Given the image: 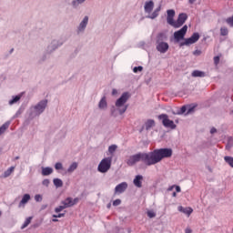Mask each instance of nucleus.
I'll return each instance as SVG.
<instances>
[{
    "label": "nucleus",
    "instance_id": "38",
    "mask_svg": "<svg viewBox=\"0 0 233 233\" xmlns=\"http://www.w3.org/2000/svg\"><path fill=\"white\" fill-rule=\"evenodd\" d=\"M133 72H134V74H137V72H143V66H135L133 68Z\"/></svg>",
    "mask_w": 233,
    "mask_h": 233
},
{
    "label": "nucleus",
    "instance_id": "29",
    "mask_svg": "<svg viewBox=\"0 0 233 233\" xmlns=\"http://www.w3.org/2000/svg\"><path fill=\"white\" fill-rule=\"evenodd\" d=\"M53 183L56 188L63 187V180H61V178H54Z\"/></svg>",
    "mask_w": 233,
    "mask_h": 233
},
{
    "label": "nucleus",
    "instance_id": "51",
    "mask_svg": "<svg viewBox=\"0 0 233 233\" xmlns=\"http://www.w3.org/2000/svg\"><path fill=\"white\" fill-rule=\"evenodd\" d=\"M111 115L116 117V110L113 109V110L111 111Z\"/></svg>",
    "mask_w": 233,
    "mask_h": 233
},
{
    "label": "nucleus",
    "instance_id": "30",
    "mask_svg": "<svg viewBox=\"0 0 233 233\" xmlns=\"http://www.w3.org/2000/svg\"><path fill=\"white\" fill-rule=\"evenodd\" d=\"M76 169H77V162H73L67 168V172L68 174H72V172H74Z\"/></svg>",
    "mask_w": 233,
    "mask_h": 233
},
{
    "label": "nucleus",
    "instance_id": "49",
    "mask_svg": "<svg viewBox=\"0 0 233 233\" xmlns=\"http://www.w3.org/2000/svg\"><path fill=\"white\" fill-rule=\"evenodd\" d=\"M176 192H181V187L179 186H176Z\"/></svg>",
    "mask_w": 233,
    "mask_h": 233
},
{
    "label": "nucleus",
    "instance_id": "13",
    "mask_svg": "<svg viewBox=\"0 0 233 233\" xmlns=\"http://www.w3.org/2000/svg\"><path fill=\"white\" fill-rule=\"evenodd\" d=\"M174 17H176V11L174 9H168L167 11V23L170 25V26H174Z\"/></svg>",
    "mask_w": 233,
    "mask_h": 233
},
{
    "label": "nucleus",
    "instance_id": "8",
    "mask_svg": "<svg viewBox=\"0 0 233 233\" xmlns=\"http://www.w3.org/2000/svg\"><path fill=\"white\" fill-rule=\"evenodd\" d=\"M158 119L160 121H162V125H163V127H165V128H170L171 130H176L177 126H176L174 124L173 120H170L168 118V115L161 114V115L158 116Z\"/></svg>",
    "mask_w": 233,
    "mask_h": 233
},
{
    "label": "nucleus",
    "instance_id": "48",
    "mask_svg": "<svg viewBox=\"0 0 233 233\" xmlns=\"http://www.w3.org/2000/svg\"><path fill=\"white\" fill-rule=\"evenodd\" d=\"M117 94V89H113L112 90V96H116Z\"/></svg>",
    "mask_w": 233,
    "mask_h": 233
},
{
    "label": "nucleus",
    "instance_id": "43",
    "mask_svg": "<svg viewBox=\"0 0 233 233\" xmlns=\"http://www.w3.org/2000/svg\"><path fill=\"white\" fill-rule=\"evenodd\" d=\"M42 185H44V187H48V185H50V180L48 178L44 179Z\"/></svg>",
    "mask_w": 233,
    "mask_h": 233
},
{
    "label": "nucleus",
    "instance_id": "15",
    "mask_svg": "<svg viewBox=\"0 0 233 233\" xmlns=\"http://www.w3.org/2000/svg\"><path fill=\"white\" fill-rule=\"evenodd\" d=\"M127 188H128V184L127 182H122L116 185V187H115V192L116 194H123V192H125Z\"/></svg>",
    "mask_w": 233,
    "mask_h": 233
},
{
    "label": "nucleus",
    "instance_id": "10",
    "mask_svg": "<svg viewBox=\"0 0 233 233\" xmlns=\"http://www.w3.org/2000/svg\"><path fill=\"white\" fill-rule=\"evenodd\" d=\"M78 202H79L78 198H72L68 197L65 200H63L61 204L64 205L66 208H70V207H74V205H77Z\"/></svg>",
    "mask_w": 233,
    "mask_h": 233
},
{
    "label": "nucleus",
    "instance_id": "36",
    "mask_svg": "<svg viewBox=\"0 0 233 233\" xmlns=\"http://www.w3.org/2000/svg\"><path fill=\"white\" fill-rule=\"evenodd\" d=\"M220 35H228V28L227 27H221L220 28Z\"/></svg>",
    "mask_w": 233,
    "mask_h": 233
},
{
    "label": "nucleus",
    "instance_id": "12",
    "mask_svg": "<svg viewBox=\"0 0 233 233\" xmlns=\"http://www.w3.org/2000/svg\"><path fill=\"white\" fill-rule=\"evenodd\" d=\"M63 43L64 42L62 40H53L47 47L48 54H52L54 50H57V48H59V46H61Z\"/></svg>",
    "mask_w": 233,
    "mask_h": 233
},
{
    "label": "nucleus",
    "instance_id": "32",
    "mask_svg": "<svg viewBox=\"0 0 233 233\" xmlns=\"http://www.w3.org/2000/svg\"><path fill=\"white\" fill-rule=\"evenodd\" d=\"M224 161L229 165V167H231V168H233V157H228L226 156L224 157Z\"/></svg>",
    "mask_w": 233,
    "mask_h": 233
},
{
    "label": "nucleus",
    "instance_id": "34",
    "mask_svg": "<svg viewBox=\"0 0 233 233\" xmlns=\"http://www.w3.org/2000/svg\"><path fill=\"white\" fill-rule=\"evenodd\" d=\"M116 150H117V146L116 145L109 146L108 152H109V154H111V156H114V152H116Z\"/></svg>",
    "mask_w": 233,
    "mask_h": 233
},
{
    "label": "nucleus",
    "instance_id": "23",
    "mask_svg": "<svg viewBox=\"0 0 233 233\" xmlns=\"http://www.w3.org/2000/svg\"><path fill=\"white\" fill-rule=\"evenodd\" d=\"M192 77H205L207 74L200 70H194L191 74Z\"/></svg>",
    "mask_w": 233,
    "mask_h": 233
},
{
    "label": "nucleus",
    "instance_id": "4",
    "mask_svg": "<svg viewBox=\"0 0 233 233\" xmlns=\"http://www.w3.org/2000/svg\"><path fill=\"white\" fill-rule=\"evenodd\" d=\"M128 99H130V95L127 92L123 93L122 96L116 99L115 106L117 108L120 116H123V114H125L128 109V105H127V101H128Z\"/></svg>",
    "mask_w": 233,
    "mask_h": 233
},
{
    "label": "nucleus",
    "instance_id": "54",
    "mask_svg": "<svg viewBox=\"0 0 233 233\" xmlns=\"http://www.w3.org/2000/svg\"><path fill=\"white\" fill-rule=\"evenodd\" d=\"M186 233H192V230L187 229V230H186Z\"/></svg>",
    "mask_w": 233,
    "mask_h": 233
},
{
    "label": "nucleus",
    "instance_id": "35",
    "mask_svg": "<svg viewBox=\"0 0 233 233\" xmlns=\"http://www.w3.org/2000/svg\"><path fill=\"white\" fill-rule=\"evenodd\" d=\"M232 147H233V138L229 137L228 140V144L226 145V149L230 150V148H232Z\"/></svg>",
    "mask_w": 233,
    "mask_h": 233
},
{
    "label": "nucleus",
    "instance_id": "39",
    "mask_svg": "<svg viewBox=\"0 0 233 233\" xmlns=\"http://www.w3.org/2000/svg\"><path fill=\"white\" fill-rule=\"evenodd\" d=\"M35 201H36V203H41V201H43V196L37 194L35 196Z\"/></svg>",
    "mask_w": 233,
    "mask_h": 233
},
{
    "label": "nucleus",
    "instance_id": "45",
    "mask_svg": "<svg viewBox=\"0 0 233 233\" xmlns=\"http://www.w3.org/2000/svg\"><path fill=\"white\" fill-rule=\"evenodd\" d=\"M53 218H65V213H59L58 215H53Z\"/></svg>",
    "mask_w": 233,
    "mask_h": 233
},
{
    "label": "nucleus",
    "instance_id": "7",
    "mask_svg": "<svg viewBox=\"0 0 233 233\" xmlns=\"http://www.w3.org/2000/svg\"><path fill=\"white\" fill-rule=\"evenodd\" d=\"M139 161H142V163H144L143 152H138L135 155L129 156L126 160V163L128 167H134V165L139 163Z\"/></svg>",
    "mask_w": 233,
    "mask_h": 233
},
{
    "label": "nucleus",
    "instance_id": "16",
    "mask_svg": "<svg viewBox=\"0 0 233 233\" xmlns=\"http://www.w3.org/2000/svg\"><path fill=\"white\" fill-rule=\"evenodd\" d=\"M133 183L135 187H137V188H141V187H143V176L137 175L133 180Z\"/></svg>",
    "mask_w": 233,
    "mask_h": 233
},
{
    "label": "nucleus",
    "instance_id": "22",
    "mask_svg": "<svg viewBox=\"0 0 233 233\" xmlns=\"http://www.w3.org/2000/svg\"><path fill=\"white\" fill-rule=\"evenodd\" d=\"M9 127H10V121L4 123L0 127V136H3V134H5V132H6V130H8Z\"/></svg>",
    "mask_w": 233,
    "mask_h": 233
},
{
    "label": "nucleus",
    "instance_id": "28",
    "mask_svg": "<svg viewBox=\"0 0 233 233\" xmlns=\"http://www.w3.org/2000/svg\"><path fill=\"white\" fill-rule=\"evenodd\" d=\"M167 39V35L165 33H158L157 35V43H163Z\"/></svg>",
    "mask_w": 233,
    "mask_h": 233
},
{
    "label": "nucleus",
    "instance_id": "21",
    "mask_svg": "<svg viewBox=\"0 0 233 233\" xmlns=\"http://www.w3.org/2000/svg\"><path fill=\"white\" fill-rule=\"evenodd\" d=\"M9 127H10V121L4 123L0 127V136H3V134H5V132H6V130H8Z\"/></svg>",
    "mask_w": 233,
    "mask_h": 233
},
{
    "label": "nucleus",
    "instance_id": "37",
    "mask_svg": "<svg viewBox=\"0 0 233 233\" xmlns=\"http://www.w3.org/2000/svg\"><path fill=\"white\" fill-rule=\"evenodd\" d=\"M65 208H66L64 206V204H62L61 206H58L57 208H55V212H56V214H59V212H63Z\"/></svg>",
    "mask_w": 233,
    "mask_h": 233
},
{
    "label": "nucleus",
    "instance_id": "56",
    "mask_svg": "<svg viewBox=\"0 0 233 233\" xmlns=\"http://www.w3.org/2000/svg\"><path fill=\"white\" fill-rule=\"evenodd\" d=\"M15 159H19V157H15Z\"/></svg>",
    "mask_w": 233,
    "mask_h": 233
},
{
    "label": "nucleus",
    "instance_id": "44",
    "mask_svg": "<svg viewBox=\"0 0 233 233\" xmlns=\"http://www.w3.org/2000/svg\"><path fill=\"white\" fill-rule=\"evenodd\" d=\"M193 56H201V50L197 49L193 52Z\"/></svg>",
    "mask_w": 233,
    "mask_h": 233
},
{
    "label": "nucleus",
    "instance_id": "17",
    "mask_svg": "<svg viewBox=\"0 0 233 233\" xmlns=\"http://www.w3.org/2000/svg\"><path fill=\"white\" fill-rule=\"evenodd\" d=\"M185 112H187V114H192V112H194V107H188L187 106H183L180 108V110L177 112V114L181 116V114H185Z\"/></svg>",
    "mask_w": 233,
    "mask_h": 233
},
{
    "label": "nucleus",
    "instance_id": "31",
    "mask_svg": "<svg viewBox=\"0 0 233 233\" xmlns=\"http://www.w3.org/2000/svg\"><path fill=\"white\" fill-rule=\"evenodd\" d=\"M14 170H15V167H9L7 170L4 172L3 177H9V176L12 175V172H14Z\"/></svg>",
    "mask_w": 233,
    "mask_h": 233
},
{
    "label": "nucleus",
    "instance_id": "9",
    "mask_svg": "<svg viewBox=\"0 0 233 233\" xmlns=\"http://www.w3.org/2000/svg\"><path fill=\"white\" fill-rule=\"evenodd\" d=\"M187 19H188V15L186 13L179 14L177 21L173 24V28H181L187 22Z\"/></svg>",
    "mask_w": 233,
    "mask_h": 233
},
{
    "label": "nucleus",
    "instance_id": "14",
    "mask_svg": "<svg viewBox=\"0 0 233 233\" xmlns=\"http://www.w3.org/2000/svg\"><path fill=\"white\" fill-rule=\"evenodd\" d=\"M88 25V15H86L83 20L80 22L79 25L76 29V34H82V32H85L86 29V26Z\"/></svg>",
    "mask_w": 233,
    "mask_h": 233
},
{
    "label": "nucleus",
    "instance_id": "47",
    "mask_svg": "<svg viewBox=\"0 0 233 233\" xmlns=\"http://www.w3.org/2000/svg\"><path fill=\"white\" fill-rule=\"evenodd\" d=\"M216 132H218V129H216V127H212L210 129V134H216Z\"/></svg>",
    "mask_w": 233,
    "mask_h": 233
},
{
    "label": "nucleus",
    "instance_id": "41",
    "mask_svg": "<svg viewBox=\"0 0 233 233\" xmlns=\"http://www.w3.org/2000/svg\"><path fill=\"white\" fill-rule=\"evenodd\" d=\"M147 218H156V212H154L153 210L147 211Z\"/></svg>",
    "mask_w": 233,
    "mask_h": 233
},
{
    "label": "nucleus",
    "instance_id": "55",
    "mask_svg": "<svg viewBox=\"0 0 233 233\" xmlns=\"http://www.w3.org/2000/svg\"><path fill=\"white\" fill-rule=\"evenodd\" d=\"M172 188H174V187H168V189H167V190H172Z\"/></svg>",
    "mask_w": 233,
    "mask_h": 233
},
{
    "label": "nucleus",
    "instance_id": "6",
    "mask_svg": "<svg viewBox=\"0 0 233 233\" xmlns=\"http://www.w3.org/2000/svg\"><path fill=\"white\" fill-rule=\"evenodd\" d=\"M110 167H112V157H107L100 161L97 170L101 174H106V172L110 170Z\"/></svg>",
    "mask_w": 233,
    "mask_h": 233
},
{
    "label": "nucleus",
    "instance_id": "50",
    "mask_svg": "<svg viewBox=\"0 0 233 233\" xmlns=\"http://www.w3.org/2000/svg\"><path fill=\"white\" fill-rule=\"evenodd\" d=\"M198 0H188L189 5H194Z\"/></svg>",
    "mask_w": 233,
    "mask_h": 233
},
{
    "label": "nucleus",
    "instance_id": "11",
    "mask_svg": "<svg viewBox=\"0 0 233 233\" xmlns=\"http://www.w3.org/2000/svg\"><path fill=\"white\" fill-rule=\"evenodd\" d=\"M168 48H170V46H168V43H167V42H157L156 49L160 54H167V52H168Z\"/></svg>",
    "mask_w": 233,
    "mask_h": 233
},
{
    "label": "nucleus",
    "instance_id": "19",
    "mask_svg": "<svg viewBox=\"0 0 233 233\" xmlns=\"http://www.w3.org/2000/svg\"><path fill=\"white\" fill-rule=\"evenodd\" d=\"M178 211L183 212V214H186L187 216H190L192 212H194V209L192 208H183L182 206L178 207Z\"/></svg>",
    "mask_w": 233,
    "mask_h": 233
},
{
    "label": "nucleus",
    "instance_id": "3",
    "mask_svg": "<svg viewBox=\"0 0 233 233\" xmlns=\"http://www.w3.org/2000/svg\"><path fill=\"white\" fill-rule=\"evenodd\" d=\"M152 10H154V1H147L144 5V11L145 14H148L147 16V19H156L159 16V13L161 12V5H158L152 13Z\"/></svg>",
    "mask_w": 233,
    "mask_h": 233
},
{
    "label": "nucleus",
    "instance_id": "33",
    "mask_svg": "<svg viewBox=\"0 0 233 233\" xmlns=\"http://www.w3.org/2000/svg\"><path fill=\"white\" fill-rule=\"evenodd\" d=\"M30 223H32V217H29V218H27L25 220L24 224H23L22 227H21L22 230H23L24 228H26V227H28V226L30 225Z\"/></svg>",
    "mask_w": 233,
    "mask_h": 233
},
{
    "label": "nucleus",
    "instance_id": "25",
    "mask_svg": "<svg viewBox=\"0 0 233 233\" xmlns=\"http://www.w3.org/2000/svg\"><path fill=\"white\" fill-rule=\"evenodd\" d=\"M145 127H146V130H150V128H152L153 127H156V121H154V119H148L147 120Z\"/></svg>",
    "mask_w": 233,
    "mask_h": 233
},
{
    "label": "nucleus",
    "instance_id": "53",
    "mask_svg": "<svg viewBox=\"0 0 233 233\" xmlns=\"http://www.w3.org/2000/svg\"><path fill=\"white\" fill-rule=\"evenodd\" d=\"M172 196H173V198H176V197L177 196V193L173 192V193H172Z\"/></svg>",
    "mask_w": 233,
    "mask_h": 233
},
{
    "label": "nucleus",
    "instance_id": "20",
    "mask_svg": "<svg viewBox=\"0 0 233 233\" xmlns=\"http://www.w3.org/2000/svg\"><path fill=\"white\" fill-rule=\"evenodd\" d=\"M21 97H23V95H16L15 96H12V99L9 100L8 105L12 106V105H15L18 101H21Z\"/></svg>",
    "mask_w": 233,
    "mask_h": 233
},
{
    "label": "nucleus",
    "instance_id": "24",
    "mask_svg": "<svg viewBox=\"0 0 233 233\" xmlns=\"http://www.w3.org/2000/svg\"><path fill=\"white\" fill-rule=\"evenodd\" d=\"M86 0H73L71 2V5L73 8H79L83 3H85Z\"/></svg>",
    "mask_w": 233,
    "mask_h": 233
},
{
    "label": "nucleus",
    "instance_id": "27",
    "mask_svg": "<svg viewBox=\"0 0 233 233\" xmlns=\"http://www.w3.org/2000/svg\"><path fill=\"white\" fill-rule=\"evenodd\" d=\"M54 172L52 167H42V176H50Z\"/></svg>",
    "mask_w": 233,
    "mask_h": 233
},
{
    "label": "nucleus",
    "instance_id": "58",
    "mask_svg": "<svg viewBox=\"0 0 233 233\" xmlns=\"http://www.w3.org/2000/svg\"><path fill=\"white\" fill-rule=\"evenodd\" d=\"M0 216H1V211H0Z\"/></svg>",
    "mask_w": 233,
    "mask_h": 233
},
{
    "label": "nucleus",
    "instance_id": "18",
    "mask_svg": "<svg viewBox=\"0 0 233 233\" xmlns=\"http://www.w3.org/2000/svg\"><path fill=\"white\" fill-rule=\"evenodd\" d=\"M108 106V103H106V97H102L98 103V108H100V110H106Z\"/></svg>",
    "mask_w": 233,
    "mask_h": 233
},
{
    "label": "nucleus",
    "instance_id": "57",
    "mask_svg": "<svg viewBox=\"0 0 233 233\" xmlns=\"http://www.w3.org/2000/svg\"><path fill=\"white\" fill-rule=\"evenodd\" d=\"M107 208H110V204L107 205Z\"/></svg>",
    "mask_w": 233,
    "mask_h": 233
},
{
    "label": "nucleus",
    "instance_id": "2",
    "mask_svg": "<svg viewBox=\"0 0 233 233\" xmlns=\"http://www.w3.org/2000/svg\"><path fill=\"white\" fill-rule=\"evenodd\" d=\"M188 26L185 25L181 29L174 33L173 35L176 43H179V41L184 40L183 42L179 43V46H190V45H194L199 41V33H193L189 38H185Z\"/></svg>",
    "mask_w": 233,
    "mask_h": 233
},
{
    "label": "nucleus",
    "instance_id": "26",
    "mask_svg": "<svg viewBox=\"0 0 233 233\" xmlns=\"http://www.w3.org/2000/svg\"><path fill=\"white\" fill-rule=\"evenodd\" d=\"M29 199H30V194H25L19 203V207H23V205H26Z\"/></svg>",
    "mask_w": 233,
    "mask_h": 233
},
{
    "label": "nucleus",
    "instance_id": "46",
    "mask_svg": "<svg viewBox=\"0 0 233 233\" xmlns=\"http://www.w3.org/2000/svg\"><path fill=\"white\" fill-rule=\"evenodd\" d=\"M214 64L215 65H219V56H215L214 57Z\"/></svg>",
    "mask_w": 233,
    "mask_h": 233
},
{
    "label": "nucleus",
    "instance_id": "5",
    "mask_svg": "<svg viewBox=\"0 0 233 233\" xmlns=\"http://www.w3.org/2000/svg\"><path fill=\"white\" fill-rule=\"evenodd\" d=\"M46 106H48V100L44 99L38 102L36 105L31 106L30 110V117H38V116H41L45 110H46Z\"/></svg>",
    "mask_w": 233,
    "mask_h": 233
},
{
    "label": "nucleus",
    "instance_id": "52",
    "mask_svg": "<svg viewBox=\"0 0 233 233\" xmlns=\"http://www.w3.org/2000/svg\"><path fill=\"white\" fill-rule=\"evenodd\" d=\"M52 221H53V223H57V221H59V219H57V218H53Z\"/></svg>",
    "mask_w": 233,
    "mask_h": 233
},
{
    "label": "nucleus",
    "instance_id": "1",
    "mask_svg": "<svg viewBox=\"0 0 233 233\" xmlns=\"http://www.w3.org/2000/svg\"><path fill=\"white\" fill-rule=\"evenodd\" d=\"M144 163L147 167H152L153 165H157L161 163L163 159L172 157L171 148H158L153 151L143 153Z\"/></svg>",
    "mask_w": 233,
    "mask_h": 233
},
{
    "label": "nucleus",
    "instance_id": "42",
    "mask_svg": "<svg viewBox=\"0 0 233 233\" xmlns=\"http://www.w3.org/2000/svg\"><path fill=\"white\" fill-rule=\"evenodd\" d=\"M119 205H121V199L117 198V199L113 201V206L114 207H119Z\"/></svg>",
    "mask_w": 233,
    "mask_h": 233
},
{
    "label": "nucleus",
    "instance_id": "40",
    "mask_svg": "<svg viewBox=\"0 0 233 233\" xmlns=\"http://www.w3.org/2000/svg\"><path fill=\"white\" fill-rule=\"evenodd\" d=\"M56 170H63V164L61 162H57L55 165Z\"/></svg>",
    "mask_w": 233,
    "mask_h": 233
}]
</instances>
